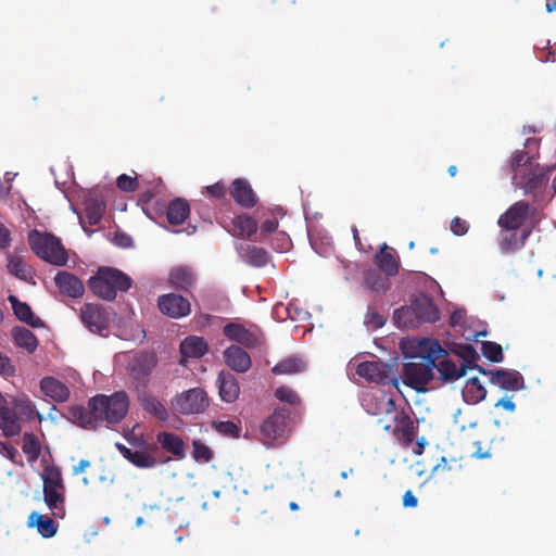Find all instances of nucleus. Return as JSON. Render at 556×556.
<instances>
[{"label": "nucleus", "instance_id": "1", "mask_svg": "<svg viewBox=\"0 0 556 556\" xmlns=\"http://www.w3.org/2000/svg\"><path fill=\"white\" fill-rule=\"evenodd\" d=\"M418 362L403 366L404 383L417 392H425L426 386L433 379L435 362L447 356V352L438 340L424 339L419 343Z\"/></svg>", "mask_w": 556, "mask_h": 556}, {"label": "nucleus", "instance_id": "2", "mask_svg": "<svg viewBox=\"0 0 556 556\" xmlns=\"http://www.w3.org/2000/svg\"><path fill=\"white\" fill-rule=\"evenodd\" d=\"M371 402H375V409L367 408L368 413L372 415L384 414L391 415L395 426L392 427L390 424H383V419H379L378 422L382 425L386 431H392L393 435L403 445L408 446L412 444L417 435L418 427L414 424L409 415L404 410H396L395 402L392 397L380 393L378 396H372ZM369 407V404H366Z\"/></svg>", "mask_w": 556, "mask_h": 556}, {"label": "nucleus", "instance_id": "3", "mask_svg": "<svg viewBox=\"0 0 556 556\" xmlns=\"http://www.w3.org/2000/svg\"><path fill=\"white\" fill-rule=\"evenodd\" d=\"M131 283L128 275L114 267H99L97 274L88 280L92 293L104 301L115 300L117 291H128Z\"/></svg>", "mask_w": 556, "mask_h": 556}, {"label": "nucleus", "instance_id": "4", "mask_svg": "<svg viewBox=\"0 0 556 556\" xmlns=\"http://www.w3.org/2000/svg\"><path fill=\"white\" fill-rule=\"evenodd\" d=\"M91 409L100 422L115 425L122 421L129 409V397L125 391H117L112 395L98 394L88 401Z\"/></svg>", "mask_w": 556, "mask_h": 556}, {"label": "nucleus", "instance_id": "5", "mask_svg": "<svg viewBox=\"0 0 556 556\" xmlns=\"http://www.w3.org/2000/svg\"><path fill=\"white\" fill-rule=\"evenodd\" d=\"M28 244L38 257L50 264L64 266L68 261L61 240L52 233L34 229L28 233Z\"/></svg>", "mask_w": 556, "mask_h": 556}, {"label": "nucleus", "instance_id": "6", "mask_svg": "<svg viewBox=\"0 0 556 556\" xmlns=\"http://www.w3.org/2000/svg\"><path fill=\"white\" fill-rule=\"evenodd\" d=\"M413 316L418 323H435L440 318V312L432 299L420 294L415 298L412 305L394 311L393 318L397 325L415 327Z\"/></svg>", "mask_w": 556, "mask_h": 556}, {"label": "nucleus", "instance_id": "7", "mask_svg": "<svg viewBox=\"0 0 556 556\" xmlns=\"http://www.w3.org/2000/svg\"><path fill=\"white\" fill-rule=\"evenodd\" d=\"M43 481V500L47 506L52 510L55 517H62L64 514L63 504L64 483L62 472L56 466H48L41 475Z\"/></svg>", "mask_w": 556, "mask_h": 556}, {"label": "nucleus", "instance_id": "8", "mask_svg": "<svg viewBox=\"0 0 556 556\" xmlns=\"http://www.w3.org/2000/svg\"><path fill=\"white\" fill-rule=\"evenodd\" d=\"M12 406L0 407V429L7 438L21 433L20 415L30 418L34 413V405L27 396L13 399Z\"/></svg>", "mask_w": 556, "mask_h": 556}, {"label": "nucleus", "instance_id": "9", "mask_svg": "<svg viewBox=\"0 0 556 556\" xmlns=\"http://www.w3.org/2000/svg\"><path fill=\"white\" fill-rule=\"evenodd\" d=\"M289 417L290 412L287 408L278 407L263 420L260 427L263 444L275 446L282 444L287 440V422Z\"/></svg>", "mask_w": 556, "mask_h": 556}, {"label": "nucleus", "instance_id": "10", "mask_svg": "<svg viewBox=\"0 0 556 556\" xmlns=\"http://www.w3.org/2000/svg\"><path fill=\"white\" fill-rule=\"evenodd\" d=\"M210 405L207 393L202 388H192L172 400L173 408L181 415L203 413Z\"/></svg>", "mask_w": 556, "mask_h": 556}, {"label": "nucleus", "instance_id": "11", "mask_svg": "<svg viewBox=\"0 0 556 556\" xmlns=\"http://www.w3.org/2000/svg\"><path fill=\"white\" fill-rule=\"evenodd\" d=\"M156 364L157 357L154 352H138L129 358L127 366L128 374L137 388H146L148 386L150 376Z\"/></svg>", "mask_w": 556, "mask_h": 556}, {"label": "nucleus", "instance_id": "12", "mask_svg": "<svg viewBox=\"0 0 556 556\" xmlns=\"http://www.w3.org/2000/svg\"><path fill=\"white\" fill-rule=\"evenodd\" d=\"M540 139L528 138L522 150H516L509 160V169L513 173V180L520 178V175L529 168L534 167L533 162L539 157Z\"/></svg>", "mask_w": 556, "mask_h": 556}, {"label": "nucleus", "instance_id": "13", "mask_svg": "<svg viewBox=\"0 0 556 556\" xmlns=\"http://www.w3.org/2000/svg\"><path fill=\"white\" fill-rule=\"evenodd\" d=\"M83 325L92 333L104 336L110 327V314L104 306L97 303H85L79 309Z\"/></svg>", "mask_w": 556, "mask_h": 556}, {"label": "nucleus", "instance_id": "14", "mask_svg": "<svg viewBox=\"0 0 556 556\" xmlns=\"http://www.w3.org/2000/svg\"><path fill=\"white\" fill-rule=\"evenodd\" d=\"M223 333L229 340L235 341L247 349L257 348L265 341L264 333L258 327L253 326L251 328H247L239 323L226 324L223 328Z\"/></svg>", "mask_w": 556, "mask_h": 556}, {"label": "nucleus", "instance_id": "15", "mask_svg": "<svg viewBox=\"0 0 556 556\" xmlns=\"http://www.w3.org/2000/svg\"><path fill=\"white\" fill-rule=\"evenodd\" d=\"M554 167H543L535 164L534 167L529 168L520 175V178L513 180L515 187L523 190L525 193H532L542 189L548 181L549 174Z\"/></svg>", "mask_w": 556, "mask_h": 556}, {"label": "nucleus", "instance_id": "16", "mask_svg": "<svg viewBox=\"0 0 556 556\" xmlns=\"http://www.w3.org/2000/svg\"><path fill=\"white\" fill-rule=\"evenodd\" d=\"M157 306L163 315L174 319L187 317L191 313L189 300L176 293L160 295Z\"/></svg>", "mask_w": 556, "mask_h": 556}, {"label": "nucleus", "instance_id": "17", "mask_svg": "<svg viewBox=\"0 0 556 556\" xmlns=\"http://www.w3.org/2000/svg\"><path fill=\"white\" fill-rule=\"evenodd\" d=\"M479 372L489 377L490 383L500 387L506 391H518L523 388V377L517 370L496 369L485 370L479 368Z\"/></svg>", "mask_w": 556, "mask_h": 556}, {"label": "nucleus", "instance_id": "18", "mask_svg": "<svg viewBox=\"0 0 556 556\" xmlns=\"http://www.w3.org/2000/svg\"><path fill=\"white\" fill-rule=\"evenodd\" d=\"M392 366L382 362H363L357 365L356 374L366 380L379 384H386L392 381L396 384V379H391Z\"/></svg>", "mask_w": 556, "mask_h": 556}, {"label": "nucleus", "instance_id": "19", "mask_svg": "<svg viewBox=\"0 0 556 556\" xmlns=\"http://www.w3.org/2000/svg\"><path fill=\"white\" fill-rule=\"evenodd\" d=\"M529 210L530 205L526 201H518L514 203L498 217V227L507 230H519L527 219Z\"/></svg>", "mask_w": 556, "mask_h": 556}, {"label": "nucleus", "instance_id": "20", "mask_svg": "<svg viewBox=\"0 0 556 556\" xmlns=\"http://www.w3.org/2000/svg\"><path fill=\"white\" fill-rule=\"evenodd\" d=\"M54 283L62 294L72 299H79L85 293L83 281L70 271H59L54 277Z\"/></svg>", "mask_w": 556, "mask_h": 556}, {"label": "nucleus", "instance_id": "21", "mask_svg": "<svg viewBox=\"0 0 556 556\" xmlns=\"http://www.w3.org/2000/svg\"><path fill=\"white\" fill-rule=\"evenodd\" d=\"M230 195L243 208H252L257 203V195L248 180L236 178L230 186Z\"/></svg>", "mask_w": 556, "mask_h": 556}, {"label": "nucleus", "instance_id": "22", "mask_svg": "<svg viewBox=\"0 0 556 556\" xmlns=\"http://www.w3.org/2000/svg\"><path fill=\"white\" fill-rule=\"evenodd\" d=\"M224 359L228 367L240 374L247 372L252 366L250 355L239 345L228 346L224 351Z\"/></svg>", "mask_w": 556, "mask_h": 556}, {"label": "nucleus", "instance_id": "23", "mask_svg": "<svg viewBox=\"0 0 556 556\" xmlns=\"http://www.w3.org/2000/svg\"><path fill=\"white\" fill-rule=\"evenodd\" d=\"M216 386L218 388L222 401L226 403H233L240 394V387L237 378L229 371H220Z\"/></svg>", "mask_w": 556, "mask_h": 556}, {"label": "nucleus", "instance_id": "24", "mask_svg": "<svg viewBox=\"0 0 556 556\" xmlns=\"http://www.w3.org/2000/svg\"><path fill=\"white\" fill-rule=\"evenodd\" d=\"M155 443H157L160 450L172 454L176 459H184L186 456L184 440L174 432H159Z\"/></svg>", "mask_w": 556, "mask_h": 556}, {"label": "nucleus", "instance_id": "25", "mask_svg": "<svg viewBox=\"0 0 556 556\" xmlns=\"http://www.w3.org/2000/svg\"><path fill=\"white\" fill-rule=\"evenodd\" d=\"M530 230H522L519 235L518 230L501 229L500 233V249L504 254H511L520 250L528 240Z\"/></svg>", "mask_w": 556, "mask_h": 556}, {"label": "nucleus", "instance_id": "26", "mask_svg": "<svg viewBox=\"0 0 556 556\" xmlns=\"http://www.w3.org/2000/svg\"><path fill=\"white\" fill-rule=\"evenodd\" d=\"M127 442L132 446L135 447L136 452H142L144 453V455H148L152 458H154L155 460L159 462V465H164L168 462H170V457L169 456H165L163 453H160V447L157 445V443L155 442H148L143 435H136V434H132V435H129L127 437Z\"/></svg>", "mask_w": 556, "mask_h": 556}, {"label": "nucleus", "instance_id": "27", "mask_svg": "<svg viewBox=\"0 0 556 556\" xmlns=\"http://www.w3.org/2000/svg\"><path fill=\"white\" fill-rule=\"evenodd\" d=\"M43 394L56 403H64L70 397V389L65 383L54 377H45L40 381Z\"/></svg>", "mask_w": 556, "mask_h": 556}, {"label": "nucleus", "instance_id": "28", "mask_svg": "<svg viewBox=\"0 0 556 556\" xmlns=\"http://www.w3.org/2000/svg\"><path fill=\"white\" fill-rule=\"evenodd\" d=\"M238 253L245 263L254 267L266 266L270 261V256L264 248L252 244L240 245Z\"/></svg>", "mask_w": 556, "mask_h": 556}, {"label": "nucleus", "instance_id": "29", "mask_svg": "<svg viewBox=\"0 0 556 556\" xmlns=\"http://www.w3.org/2000/svg\"><path fill=\"white\" fill-rule=\"evenodd\" d=\"M232 228L228 231L238 238L250 239L257 231V222L248 214H239L231 220Z\"/></svg>", "mask_w": 556, "mask_h": 556}, {"label": "nucleus", "instance_id": "30", "mask_svg": "<svg viewBox=\"0 0 556 556\" xmlns=\"http://www.w3.org/2000/svg\"><path fill=\"white\" fill-rule=\"evenodd\" d=\"M68 420L88 430L96 429L100 422L97 414H94V409H91L89 406L87 408L83 406L70 408Z\"/></svg>", "mask_w": 556, "mask_h": 556}, {"label": "nucleus", "instance_id": "31", "mask_svg": "<svg viewBox=\"0 0 556 556\" xmlns=\"http://www.w3.org/2000/svg\"><path fill=\"white\" fill-rule=\"evenodd\" d=\"M180 354L186 358H200L208 351L207 342L198 336L185 338L179 346Z\"/></svg>", "mask_w": 556, "mask_h": 556}, {"label": "nucleus", "instance_id": "32", "mask_svg": "<svg viewBox=\"0 0 556 556\" xmlns=\"http://www.w3.org/2000/svg\"><path fill=\"white\" fill-rule=\"evenodd\" d=\"M8 300L12 305L14 315L21 321L29 325L33 328H39L43 326L42 320L34 315L30 306L26 302L20 301L15 295H9Z\"/></svg>", "mask_w": 556, "mask_h": 556}, {"label": "nucleus", "instance_id": "33", "mask_svg": "<svg viewBox=\"0 0 556 556\" xmlns=\"http://www.w3.org/2000/svg\"><path fill=\"white\" fill-rule=\"evenodd\" d=\"M195 282V275L187 266H178L169 273V283L177 290L189 291Z\"/></svg>", "mask_w": 556, "mask_h": 556}, {"label": "nucleus", "instance_id": "34", "mask_svg": "<svg viewBox=\"0 0 556 556\" xmlns=\"http://www.w3.org/2000/svg\"><path fill=\"white\" fill-rule=\"evenodd\" d=\"M446 356L435 362V369L439 371L440 377L445 382H453L465 376L467 366L460 364L457 366L454 362L446 359Z\"/></svg>", "mask_w": 556, "mask_h": 556}, {"label": "nucleus", "instance_id": "35", "mask_svg": "<svg viewBox=\"0 0 556 556\" xmlns=\"http://www.w3.org/2000/svg\"><path fill=\"white\" fill-rule=\"evenodd\" d=\"M190 214V204L186 199L176 198L167 206V220L172 225H181Z\"/></svg>", "mask_w": 556, "mask_h": 556}, {"label": "nucleus", "instance_id": "36", "mask_svg": "<svg viewBox=\"0 0 556 556\" xmlns=\"http://www.w3.org/2000/svg\"><path fill=\"white\" fill-rule=\"evenodd\" d=\"M116 447L125 459H127L129 463H131L134 466L138 468L148 469L159 466L157 460L148 455H144V453L142 452L132 451L131 448L125 446L122 443H117Z\"/></svg>", "mask_w": 556, "mask_h": 556}, {"label": "nucleus", "instance_id": "37", "mask_svg": "<svg viewBox=\"0 0 556 556\" xmlns=\"http://www.w3.org/2000/svg\"><path fill=\"white\" fill-rule=\"evenodd\" d=\"M116 447L125 459H127L129 463H131L134 466L138 468L148 469L159 466L157 460L148 455H144V453L142 452L132 451L131 448L125 446L122 443H117Z\"/></svg>", "mask_w": 556, "mask_h": 556}, {"label": "nucleus", "instance_id": "38", "mask_svg": "<svg viewBox=\"0 0 556 556\" xmlns=\"http://www.w3.org/2000/svg\"><path fill=\"white\" fill-rule=\"evenodd\" d=\"M306 367V363L302 357L292 355L277 363L273 367L271 372L274 375H294L305 371Z\"/></svg>", "mask_w": 556, "mask_h": 556}, {"label": "nucleus", "instance_id": "39", "mask_svg": "<svg viewBox=\"0 0 556 556\" xmlns=\"http://www.w3.org/2000/svg\"><path fill=\"white\" fill-rule=\"evenodd\" d=\"M139 402L141 407L156 417L160 420H166L168 417V413L166 407L160 402V400L149 393H143L139 396Z\"/></svg>", "mask_w": 556, "mask_h": 556}, {"label": "nucleus", "instance_id": "40", "mask_svg": "<svg viewBox=\"0 0 556 556\" xmlns=\"http://www.w3.org/2000/svg\"><path fill=\"white\" fill-rule=\"evenodd\" d=\"M377 266L387 275L395 276L399 274V262L395 260L393 254L388 251V247L384 245L379 253L375 256Z\"/></svg>", "mask_w": 556, "mask_h": 556}, {"label": "nucleus", "instance_id": "41", "mask_svg": "<svg viewBox=\"0 0 556 556\" xmlns=\"http://www.w3.org/2000/svg\"><path fill=\"white\" fill-rule=\"evenodd\" d=\"M28 525L36 526L38 532L43 538H52L56 533V530H58L56 525L53 521V519H51L48 516L38 514L36 511L30 514L29 519H28Z\"/></svg>", "mask_w": 556, "mask_h": 556}, {"label": "nucleus", "instance_id": "42", "mask_svg": "<svg viewBox=\"0 0 556 556\" xmlns=\"http://www.w3.org/2000/svg\"><path fill=\"white\" fill-rule=\"evenodd\" d=\"M12 337L17 346L25 349L29 353H33L38 346L36 336L27 328L14 327Z\"/></svg>", "mask_w": 556, "mask_h": 556}, {"label": "nucleus", "instance_id": "43", "mask_svg": "<svg viewBox=\"0 0 556 556\" xmlns=\"http://www.w3.org/2000/svg\"><path fill=\"white\" fill-rule=\"evenodd\" d=\"M463 395L467 403L477 404L485 399L486 390L480 380L475 377L467 380Z\"/></svg>", "mask_w": 556, "mask_h": 556}, {"label": "nucleus", "instance_id": "44", "mask_svg": "<svg viewBox=\"0 0 556 556\" xmlns=\"http://www.w3.org/2000/svg\"><path fill=\"white\" fill-rule=\"evenodd\" d=\"M104 211L105 204L102 201L94 198L86 200L85 218L90 226H96L101 222Z\"/></svg>", "mask_w": 556, "mask_h": 556}, {"label": "nucleus", "instance_id": "45", "mask_svg": "<svg viewBox=\"0 0 556 556\" xmlns=\"http://www.w3.org/2000/svg\"><path fill=\"white\" fill-rule=\"evenodd\" d=\"M212 428L218 432L219 434L232 439L240 438L241 434V426L240 424H236L230 420L222 421L216 420L212 422Z\"/></svg>", "mask_w": 556, "mask_h": 556}, {"label": "nucleus", "instance_id": "46", "mask_svg": "<svg viewBox=\"0 0 556 556\" xmlns=\"http://www.w3.org/2000/svg\"><path fill=\"white\" fill-rule=\"evenodd\" d=\"M365 282L370 290L376 292H384L390 288L388 277L377 271H368L365 276Z\"/></svg>", "mask_w": 556, "mask_h": 556}, {"label": "nucleus", "instance_id": "47", "mask_svg": "<svg viewBox=\"0 0 556 556\" xmlns=\"http://www.w3.org/2000/svg\"><path fill=\"white\" fill-rule=\"evenodd\" d=\"M8 270L11 275L24 281H28L30 277V273L21 256H11L9 258Z\"/></svg>", "mask_w": 556, "mask_h": 556}, {"label": "nucleus", "instance_id": "48", "mask_svg": "<svg viewBox=\"0 0 556 556\" xmlns=\"http://www.w3.org/2000/svg\"><path fill=\"white\" fill-rule=\"evenodd\" d=\"M192 457L197 463H210L213 457L214 453L213 451L201 440H193L192 441Z\"/></svg>", "mask_w": 556, "mask_h": 556}, {"label": "nucleus", "instance_id": "49", "mask_svg": "<svg viewBox=\"0 0 556 556\" xmlns=\"http://www.w3.org/2000/svg\"><path fill=\"white\" fill-rule=\"evenodd\" d=\"M482 354L492 363H501L504 359L502 346L492 341L482 342Z\"/></svg>", "mask_w": 556, "mask_h": 556}, {"label": "nucleus", "instance_id": "50", "mask_svg": "<svg viewBox=\"0 0 556 556\" xmlns=\"http://www.w3.org/2000/svg\"><path fill=\"white\" fill-rule=\"evenodd\" d=\"M275 396L280 402L288 403L292 406H298L301 404V399L299 394L291 388L287 386H281L276 389Z\"/></svg>", "mask_w": 556, "mask_h": 556}, {"label": "nucleus", "instance_id": "51", "mask_svg": "<svg viewBox=\"0 0 556 556\" xmlns=\"http://www.w3.org/2000/svg\"><path fill=\"white\" fill-rule=\"evenodd\" d=\"M22 450L25 454L29 455L31 459L38 458L40 454V444L38 439L33 433H25L23 438Z\"/></svg>", "mask_w": 556, "mask_h": 556}, {"label": "nucleus", "instance_id": "52", "mask_svg": "<svg viewBox=\"0 0 556 556\" xmlns=\"http://www.w3.org/2000/svg\"><path fill=\"white\" fill-rule=\"evenodd\" d=\"M458 355L464 361L463 364L467 366V369L477 368L479 370V368H481L476 364L479 356L471 344H466L462 346L460 351L458 352Z\"/></svg>", "mask_w": 556, "mask_h": 556}, {"label": "nucleus", "instance_id": "53", "mask_svg": "<svg viewBox=\"0 0 556 556\" xmlns=\"http://www.w3.org/2000/svg\"><path fill=\"white\" fill-rule=\"evenodd\" d=\"M117 188L125 192H132L138 189L137 177H131L126 174H122L116 180Z\"/></svg>", "mask_w": 556, "mask_h": 556}, {"label": "nucleus", "instance_id": "54", "mask_svg": "<svg viewBox=\"0 0 556 556\" xmlns=\"http://www.w3.org/2000/svg\"><path fill=\"white\" fill-rule=\"evenodd\" d=\"M15 375V366L11 358L0 351V376L4 378L13 377Z\"/></svg>", "mask_w": 556, "mask_h": 556}, {"label": "nucleus", "instance_id": "55", "mask_svg": "<svg viewBox=\"0 0 556 556\" xmlns=\"http://www.w3.org/2000/svg\"><path fill=\"white\" fill-rule=\"evenodd\" d=\"M386 323L384 317L374 309H368L365 318V324L371 326L374 329L382 327Z\"/></svg>", "mask_w": 556, "mask_h": 556}, {"label": "nucleus", "instance_id": "56", "mask_svg": "<svg viewBox=\"0 0 556 556\" xmlns=\"http://www.w3.org/2000/svg\"><path fill=\"white\" fill-rule=\"evenodd\" d=\"M450 228L455 236H464L468 232L469 225L465 219L456 216L452 219Z\"/></svg>", "mask_w": 556, "mask_h": 556}, {"label": "nucleus", "instance_id": "57", "mask_svg": "<svg viewBox=\"0 0 556 556\" xmlns=\"http://www.w3.org/2000/svg\"><path fill=\"white\" fill-rule=\"evenodd\" d=\"M206 192L215 199H223L227 193V188L223 182H216L214 185L207 186Z\"/></svg>", "mask_w": 556, "mask_h": 556}, {"label": "nucleus", "instance_id": "58", "mask_svg": "<svg viewBox=\"0 0 556 556\" xmlns=\"http://www.w3.org/2000/svg\"><path fill=\"white\" fill-rule=\"evenodd\" d=\"M278 228V220L276 218L273 219H266L261 225V236L264 238L268 236L269 233H273Z\"/></svg>", "mask_w": 556, "mask_h": 556}, {"label": "nucleus", "instance_id": "59", "mask_svg": "<svg viewBox=\"0 0 556 556\" xmlns=\"http://www.w3.org/2000/svg\"><path fill=\"white\" fill-rule=\"evenodd\" d=\"M276 240L278 241V245L275 248L276 250H278L280 252H285V251L289 250V248L291 245V241L286 232H278Z\"/></svg>", "mask_w": 556, "mask_h": 556}, {"label": "nucleus", "instance_id": "60", "mask_svg": "<svg viewBox=\"0 0 556 556\" xmlns=\"http://www.w3.org/2000/svg\"><path fill=\"white\" fill-rule=\"evenodd\" d=\"M11 243L10 230L0 222V249H7Z\"/></svg>", "mask_w": 556, "mask_h": 556}, {"label": "nucleus", "instance_id": "61", "mask_svg": "<svg viewBox=\"0 0 556 556\" xmlns=\"http://www.w3.org/2000/svg\"><path fill=\"white\" fill-rule=\"evenodd\" d=\"M114 241L118 247L122 248H129L132 244L131 237L124 232H116Z\"/></svg>", "mask_w": 556, "mask_h": 556}, {"label": "nucleus", "instance_id": "62", "mask_svg": "<svg viewBox=\"0 0 556 556\" xmlns=\"http://www.w3.org/2000/svg\"><path fill=\"white\" fill-rule=\"evenodd\" d=\"M418 504L417 497L414 495V493L408 490L403 495V506L414 508Z\"/></svg>", "mask_w": 556, "mask_h": 556}, {"label": "nucleus", "instance_id": "63", "mask_svg": "<svg viewBox=\"0 0 556 556\" xmlns=\"http://www.w3.org/2000/svg\"><path fill=\"white\" fill-rule=\"evenodd\" d=\"M495 407H503L504 409L508 412H514L516 409L515 403L511 401V397L505 396L500 399L495 405Z\"/></svg>", "mask_w": 556, "mask_h": 556}, {"label": "nucleus", "instance_id": "64", "mask_svg": "<svg viewBox=\"0 0 556 556\" xmlns=\"http://www.w3.org/2000/svg\"><path fill=\"white\" fill-rule=\"evenodd\" d=\"M90 467V462L87 460V459H81L78 465H76L74 468H73V475L74 476H77L81 472H84L87 468Z\"/></svg>", "mask_w": 556, "mask_h": 556}]
</instances>
